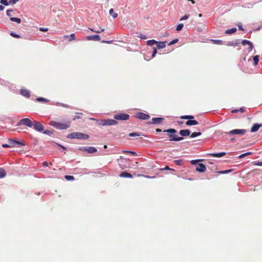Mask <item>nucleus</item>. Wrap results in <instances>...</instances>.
Returning a JSON list of instances; mask_svg holds the SVG:
<instances>
[{
    "mask_svg": "<svg viewBox=\"0 0 262 262\" xmlns=\"http://www.w3.org/2000/svg\"><path fill=\"white\" fill-rule=\"evenodd\" d=\"M163 132L167 133L169 138V141H179L183 139V137H178L175 134L177 133V130L173 128H169L163 130Z\"/></svg>",
    "mask_w": 262,
    "mask_h": 262,
    "instance_id": "nucleus-1",
    "label": "nucleus"
},
{
    "mask_svg": "<svg viewBox=\"0 0 262 262\" xmlns=\"http://www.w3.org/2000/svg\"><path fill=\"white\" fill-rule=\"evenodd\" d=\"M71 121H68L66 123H61L56 121H51L49 124L58 129H65L71 125Z\"/></svg>",
    "mask_w": 262,
    "mask_h": 262,
    "instance_id": "nucleus-2",
    "label": "nucleus"
},
{
    "mask_svg": "<svg viewBox=\"0 0 262 262\" xmlns=\"http://www.w3.org/2000/svg\"><path fill=\"white\" fill-rule=\"evenodd\" d=\"M67 137L70 139L85 140L88 139L89 138V136L87 134L79 132H74L69 134L67 136Z\"/></svg>",
    "mask_w": 262,
    "mask_h": 262,
    "instance_id": "nucleus-3",
    "label": "nucleus"
},
{
    "mask_svg": "<svg viewBox=\"0 0 262 262\" xmlns=\"http://www.w3.org/2000/svg\"><path fill=\"white\" fill-rule=\"evenodd\" d=\"M247 132L246 129H235L230 130L227 134L229 136H233V135H239V136H243L246 134Z\"/></svg>",
    "mask_w": 262,
    "mask_h": 262,
    "instance_id": "nucleus-4",
    "label": "nucleus"
},
{
    "mask_svg": "<svg viewBox=\"0 0 262 262\" xmlns=\"http://www.w3.org/2000/svg\"><path fill=\"white\" fill-rule=\"evenodd\" d=\"M21 124L25 125L28 127H31L33 126V122L29 118H24L21 119L18 123H17V126Z\"/></svg>",
    "mask_w": 262,
    "mask_h": 262,
    "instance_id": "nucleus-5",
    "label": "nucleus"
},
{
    "mask_svg": "<svg viewBox=\"0 0 262 262\" xmlns=\"http://www.w3.org/2000/svg\"><path fill=\"white\" fill-rule=\"evenodd\" d=\"M117 121L114 119H104L101 121L100 125H115L117 124Z\"/></svg>",
    "mask_w": 262,
    "mask_h": 262,
    "instance_id": "nucleus-6",
    "label": "nucleus"
},
{
    "mask_svg": "<svg viewBox=\"0 0 262 262\" xmlns=\"http://www.w3.org/2000/svg\"><path fill=\"white\" fill-rule=\"evenodd\" d=\"M129 118V115L125 113H120L117 115H115L114 117V118L115 120H127Z\"/></svg>",
    "mask_w": 262,
    "mask_h": 262,
    "instance_id": "nucleus-7",
    "label": "nucleus"
},
{
    "mask_svg": "<svg viewBox=\"0 0 262 262\" xmlns=\"http://www.w3.org/2000/svg\"><path fill=\"white\" fill-rule=\"evenodd\" d=\"M33 126H34V129L38 132H42L44 130L43 126L38 121H33Z\"/></svg>",
    "mask_w": 262,
    "mask_h": 262,
    "instance_id": "nucleus-8",
    "label": "nucleus"
},
{
    "mask_svg": "<svg viewBox=\"0 0 262 262\" xmlns=\"http://www.w3.org/2000/svg\"><path fill=\"white\" fill-rule=\"evenodd\" d=\"M135 116L137 118L141 120H147L150 118V116L148 114H145L142 112H139L136 113Z\"/></svg>",
    "mask_w": 262,
    "mask_h": 262,
    "instance_id": "nucleus-9",
    "label": "nucleus"
},
{
    "mask_svg": "<svg viewBox=\"0 0 262 262\" xmlns=\"http://www.w3.org/2000/svg\"><path fill=\"white\" fill-rule=\"evenodd\" d=\"M80 150L82 151H86L89 154L94 153L97 151V149L95 147L92 146L81 147L80 148Z\"/></svg>",
    "mask_w": 262,
    "mask_h": 262,
    "instance_id": "nucleus-10",
    "label": "nucleus"
},
{
    "mask_svg": "<svg viewBox=\"0 0 262 262\" xmlns=\"http://www.w3.org/2000/svg\"><path fill=\"white\" fill-rule=\"evenodd\" d=\"M242 44L243 46H245L246 45H248V47L247 48V50H248V52L249 53L252 50L253 48V44L250 41L247 40H243L242 41Z\"/></svg>",
    "mask_w": 262,
    "mask_h": 262,
    "instance_id": "nucleus-11",
    "label": "nucleus"
},
{
    "mask_svg": "<svg viewBox=\"0 0 262 262\" xmlns=\"http://www.w3.org/2000/svg\"><path fill=\"white\" fill-rule=\"evenodd\" d=\"M206 166L202 163H200L198 164L195 168V170L198 172H203L206 170Z\"/></svg>",
    "mask_w": 262,
    "mask_h": 262,
    "instance_id": "nucleus-12",
    "label": "nucleus"
},
{
    "mask_svg": "<svg viewBox=\"0 0 262 262\" xmlns=\"http://www.w3.org/2000/svg\"><path fill=\"white\" fill-rule=\"evenodd\" d=\"M19 93L23 96L26 98H29L30 96V93L29 91L25 89H22L20 90Z\"/></svg>",
    "mask_w": 262,
    "mask_h": 262,
    "instance_id": "nucleus-13",
    "label": "nucleus"
},
{
    "mask_svg": "<svg viewBox=\"0 0 262 262\" xmlns=\"http://www.w3.org/2000/svg\"><path fill=\"white\" fill-rule=\"evenodd\" d=\"M86 39L88 40H95V41H100V38L99 35H91L88 36L86 37Z\"/></svg>",
    "mask_w": 262,
    "mask_h": 262,
    "instance_id": "nucleus-14",
    "label": "nucleus"
},
{
    "mask_svg": "<svg viewBox=\"0 0 262 262\" xmlns=\"http://www.w3.org/2000/svg\"><path fill=\"white\" fill-rule=\"evenodd\" d=\"M13 13H14V10H8L7 11V15L10 17V19L13 21H16V17H12Z\"/></svg>",
    "mask_w": 262,
    "mask_h": 262,
    "instance_id": "nucleus-15",
    "label": "nucleus"
},
{
    "mask_svg": "<svg viewBox=\"0 0 262 262\" xmlns=\"http://www.w3.org/2000/svg\"><path fill=\"white\" fill-rule=\"evenodd\" d=\"M179 134L183 137L188 136L190 134V131L188 129H182L179 132Z\"/></svg>",
    "mask_w": 262,
    "mask_h": 262,
    "instance_id": "nucleus-16",
    "label": "nucleus"
},
{
    "mask_svg": "<svg viewBox=\"0 0 262 262\" xmlns=\"http://www.w3.org/2000/svg\"><path fill=\"white\" fill-rule=\"evenodd\" d=\"M262 126V124H257V123H255L254 124L253 126L252 127L251 129V132H257V130H258V129H259V128L260 127Z\"/></svg>",
    "mask_w": 262,
    "mask_h": 262,
    "instance_id": "nucleus-17",
    "label": "nucleus"
},
{
    "mask_svg": "<svg viewBox=\"0 0 262 262\" xmlns=\"http://www.w3.org/2000/svg\"><path fill=\"white\" fill-rule=\"evenodd\" d=\"M163 120V118H159V117L153 118L152 119L151 123L155 124H160L162 122Z\"/></svg>",
    "mask_w": 262,
    "mask_h": 262,
    "instance_id": "nucleus-18",
    "label": "nucleus"
},
{
    "mask_svg": "<svg viewBox=\"0 0 262 262\" xmlns=\"http://www.w3.org/2000/svg\"><path fill=\"white\" fill-rule=\"evenodd\" d=\"M226 155V152H219V153H211L209 154V155L213 157H217V158H220Z\"/></svg>",
    "mask_w": 262,
    "mask_h": 262,
    "instance_id": "nucleus-19",
    "label": "nucleus"
},
{
    "mask_svg": "<svg viewBox=\"0 0 262 262\" xmlns=\"http://www.w3.org/2000/svg\"><path fill=\"white\" fill-rule=\"evenodd\" d=\"M186 125L187 126L195 125L199 124L198 122L194 120H188L186 123Z\"/></svg>",
    "mask_w": 262,
    "mask_h": 262,
    "instance_id": "nucleus-20",
    "label": "nucleus"
},
{
    "mask_svg": "<svg viewBox=\"0 0 262 262\" xmlns=\"http://www.w3.org/2000/svg\"><path fill=\"white\" fill-rule=\"evenodd\" d=\"M166 41H158L157 43V48L158 49H163L166 47Z\"/></svg>",
    "mask_w": 262,
    "mask_h": 262,
    "instance_id": "nucleus-21",
    "label": "nucleus"
},
{
    "mask_svg": "<svg viewBox=\"0 0 262 262\" xmlns=\"http://www.w3.org/2000/svg\"><path fill=\"white\" fill-rule=\"evenodd\" d=\"M119 176L120 177H122V178H133V176L130 173H129L127 172H126V171L121 172Z\"/></svg>",
    "mask_w": 262,
    "mask_h": 262,
    "instance_id": "nucleus-22",
    "label": "nucleus"
},
{
    "mask_svg": "<svg viewBox=\"0 0 262 262\" xmlns=\"http://www.w3.org/2000/svg\"><path fill=\"white\" fill-rule=\"evenodd\" d=\"M237 31L236 28H233L230 29H228L225 31L226 34H230L235 33Z\"/></svg>",
    "mask_w": 262,
    "mask_h": 262,
    "instance_id": "nucleus-23",
    "label": "nucleus"
},
{
    "mask_svg": "<svg viewBox=\"0 0 262 262\" xmlns=\"http://www.w3.org/2000/svg\"><path fill=\"white\" fill-rule=\"evenodd\" d=\"M157 43H158V41L154 39L149 40L147 41V42H146V44L149 46H152L156 44Z\"/></svg>",
    "mask_w": 262,
    "mask_h": 262,
    "instance_id": "nucleus-24",
    "label": "nucleus"
},
{
    "mask_svg": "<svg viewBox=\"0 0 262 262\" xmlns=\"http://www.w3.org/2000/svg\"><path fill=\"white\" fill-rule=\"evenodd\" d=\"M180 118L182 119L192 120L194 118V116L191 115H184L181 116Z\"/></svg>",
    "mask_w": 262,
    "mask_h": 262,
    "instance_id": "nucleus-25",
    "label": "nucleus"
},
{
    "mask_svg": "<svg viewBox=\"0 0 262 262\" xmlns=\"http://www.w3.org/2000/svg\"><path fill=\"white\" fill-rule=\"evenodd\" d=\"M109 13L113 16L114 18H116L118 16V14L115 13L113 8L111 9L109 11Z\"/></svg>",
    "mask_w": 262,
    "mask_h": 262,
    "instance_id": "nucleus-26",
    "label": "nucleus"
},
{
    "mask_svg": "<svg viewBox=\"0 0 262 262\" xmlns=\"http://www.w3.org/2000/svg\"><path fill=\"white\" fill-rule=\"evenodd\" d=\"M6 175L5 170L3 168H0V178H4Z\"/></svg>",
    "mask_w": 262,
    "mask_h": 262,
    "instance_id": "nucleus-27",
    "label": "nucleus"
},
{
    "mask_svg": "<svg viewBox=\"0 0 262 262\" xmlns=\"http://www.w3.org/2000/svg\"><path fill=\"white\" fill-rule=\"evenodd\" d=\"M36 100L39 101V102H44V103H48L49 101V100H48V99H47L46 98H42V97L37 98L36 99Z\"/></svg>",
    "mask_w": 262,
    "mask_h": 262,
    "instance_id": "nucleus-28",
    "label": "nucleus"
},
{
    "mask_svg": "<svg viewBox=\"0 0 262 262\" xmlns=\"http://www.w3.org/2000/svg\"><path fill=\"white\" fill-rule=\"evenodd\" d=\"M201 134L202 133L201 132H193L190 135V137L191 138H194L201 135Z\"/></svg>",
    "mask_w": 262,
    "mask_h": 262,
    "instance_id": "nucleus-29",
    "label": "nucleus"
},
{
    "mask_svg": "<svg viewBox=\"0 0 262 262\" xmlns=\"http://www.w3.org/2000/svg\"><path fill=\"white\" fill-rule=\"evenodd\" d=\"M254 65H257L259 61V55H255L253 57Z\"/></svg>",
    "mask_w": 262,
    "mask_h": 262,
    "instance_id": "nucleus-30",
    "label": "nucleus"
},
{
    "mask_svg": "<svg viewBox=\"0 0 262 262\" xmlns=\"http://www.w3.org/2000/svg\"><path fill=\"white\" fill-rule=\"evenodd\" d=\"M232 171V169H228L226 170H223V171H217V173L219 174H226Z\"/></svg>",
    "mask_w": 262,
    "mask_h": 262,
    "instance_id": "nucleus-31",
    "label": "nucleus"
},
{
    "mask_svg": "<svg viewBox=\"0 0 262 262\" xmlns=\"http://www.w3.org/2000/svg\"><path fill=\"white\" fill-rule=\"evenodd\" d=\"M100 30L99 29H98V30H94L93 29H91V28H89V29L94 32H95V33H100V32H103L104 31V29H101V28H100Z\"/></svg>",
    "mask_w": 262,
    "mask_h": 262,
    "instance_id": "nucleus-32",
    "label": "nucleus"
},
{
    "mask_svg": "<svg viewBox=\"0 0 262 262\" xmlns=\"http://www.w3.org/2000/svg\"><path fill=\"white\" fill-rule=\"evenodd\" d=\"M183 27H184V25H183V24H179V25L177 26V27H176V30H177V31H181V30L183 29Z\"/></svg>",
    "mask_w": 262,
    "mask_h": 262,
    "instance_id": "nucleus-33",
    "label": "nucleus"
},
{
    "mask_svg": "<svg viewBox=\"0 0 262 262\" xmlns=\"http://www.w3.org/2000/svg\"><path fill=\"white\" fill-rule=\"evenodd\" d=\"M140 133H131L128 134L129 137H137L140 136Z\"/></svg>",
    "mask_w": 262,
    "mask_h": 262,
    "instance_id": "nucleus-34",
    "label": "nucleus"
},
{
    "mask_svg": "<svg viewBox=\"0 0 262 262\" xmlns=\"http://www.w3.org/2000/svg\"><path fill=\"white\" fill-rule=\"evenodd\" d=\"M65 179L68 181H71L74 180V177L72 176H65Z\"/></svg>",
    "mask_w": 262,
    "mask_h": 262,
    "instance_id": "nucleus-35",
    "label": "nucleus"
},
{
    "mask_svg": "<svg viewBox=\"0 0 262 262\" xmlns=\"http://www.w3.org/2000/svg\"><path fill=\"white\" fill-rule=\"evenodd\" d=\"M212 41L215 44L222 45L223 41L221 40H212Z\"/></svg>",
    "mask_w": 262,
    "mask_h": 262,
    "instance_id": "nucleus-36",
    "label": "nucleus"
},
{
    "mask_svg": "<svg viewBox=\"0 0 262 262\" xmlns=\"http://www.w3.org/2000/svg\"><path fill=\"white\" fill-rule=\"evenodd\" d=\"M178 40H179L177 38V39H174L172 40V41H171L170 42H169L168 43V46H171V45L177 43L178 41Z\"/></svg>",
    "mask_w": 262,
    "mask_h": 262,
    "instance_id": "nucleus-37",
    "label": "nucleus"
},
{
    "mask_svg": "<svg viewBox=\"0 0 262 262\" xmlns=\"http://www.w3.org/2000/svg\"><path fill=\"white\" fill-rule=\"evenodd\" d=\"M123 153H129V154H132V155H134V156H137V155L136 154V152H135L134 151H132L123 150Z\"/></svg>",
    "mask_w": 262,
    "mask_h": 262,
    "instance_id": "nucleus-38",
    "label": "nucleus"
},
{
    "mask_svg": "<svg viewBox=\"0 0 262 262\" xmlns=\"http://www.w3.org/2000/svg\"><path fill=\"white\" fill-rule=\"evenodd\" d=\"M157 53V48H155V47H154L153 48V52H152V55H151L152 58H154V57H155Z\"/></svg>",
    "mask_w": 262,
    "mask_h": 262,
    "instance_id": "nucleus-39",
    "label": "nucleus"
},
{
    "mask_svg": "<svg viewBox=\"0 0 262 262\" xmlns=\"http://www.w3.org/2000/svg\"><path fill=\"white\" fill-rule=\"evenodd\" d=\"M189 14H186L184 16H183L182 18H181L180 20L182 21L184 20H186V19H188L189 18Z\"/></svg>",
    "mask_w": 262,
    "mask_h": 262,
    "instance_id": "nucleus-40",
    "label": "nucleus"
},
{
    "mask_svg": "<svg viewBox=\"0 0 262 262\" xmlns=\"http://www.w3.org/2000/svg\"><path fill=\"white\" fill-rule=\"evenodd\" d=\"M182 162H183V161L182 160H175L174 161V163L177 165H181L182 164Z\"/></svg>",
    "mask_w": 262,
    "mask_h": 262,
    "instance_id": "nucleus-41",
    "label": "nucleus"
},
{
    "mask_svg": "<svg viewBox=\"0 0 262 262\" xmlns=\"http://www.w3.org/2000/svg\"><path fill=\"white\" fill-rule=\"evenodd\" d=\"M75 39V34L72 33L70 35L69 41H71Z\"/></svg>",
    "mask_w": 262,
    "mask_h": 262,
    "instance_id": "nucleus-42",
    "label": "nucleus"
},
{
    "mask_svg": "<svg viewBox=\"0 0 262 262\" xmlns=\"http://www.w3.org/2000/svg\"><path fill=\"white\" fill-rule=\"evenodd\" d=\"M1 3L5 6H8L9 5V3H8L7 0H1Z\"/></svg>",
    "mask_w": 262,
    "mask_h": 262,
    "instance_id": "nucleus-43",
    "label": "nucleus"
},
{
    "mask_svg": "<svg viewBox=\"0 0 262 262\" xmlns=\"http://www.w3.org/2000/svg\"><path fill=\"white\" fill-rule=\"evenodd\" d=\"M251 152H246V153H245V154H242L241 155H240L239 156V158H243L247 155H251Z\"/></svg>",
    "mask_w": 262,
    "mask_h": 262,
    "instance_id": "nucleus-44",
    "label": "nucleus"
},
{
    "mask_svg": "<svg viewBox=\"0 0 262 262\" xmlns=\"http://www.w3.org/2000/svg\"><path fill=\"white\" fill-rule=\"evenodd\" d=\"M138 37L142 39H146L147 38L146 36L144 34H140Z\"/></svg>",
    "mask_w": 262,
    "mask_h": 262,
    "instance_id": "nucleus-45",
    "label": "nucleus"
},
{
    "mask_svg": "<svg viewBox=\"0 0 262 262\" xmlns=\"http://www.w3.org/2000/svg\"><path fill=\"white\" fill-rule=\"evenodd\" d=\"M39 30L42 32H47L48 31V28H43V27H40L39 28Z\"/></svg>",
    "mask_w": 262,
    "mask_h": 262,
    "instance_id": "nucleus-46",
    "label": "nucleus"
},
{
    "mask_svg": "<svg viewBox=\"0 0 262 262\" xmlns=\"http://www.w3.org/2000/svg\"><path fill=\"white\" fill-rule=\"evenodd\" d=\"M10 35L15 38H16V33L13 32H11Z\"/></svg>",
    "mask_w": 262,
    "mask_h": 262,
    "instance_id": "nucleus-47",
    "label": "nucleus"
},
{
    "mask_svg": "<svg viewBox=\"0 0 262 262\" xmlns=\"http://www.w3.org/2000/svg\"><path fill=\"white\" fill-rule=\"evenodd\" d=\"M25 145V143H23V142H21L17 141V147L18 146H24Z\"/></svg>",
    "mask_w": 262,
    "mask_h": 262,
    "instance_id": "nucleus-48",
    "label": "nucleus"
},
{
    "mask_svg": "<svg viewBox=\"0 0 262 262\" xmlns=\"http://www.w3.org/2000/svg\"><path fill=\"white\" fill-rule=\"evenodd\" d=\"M161 170H174L173 169H170V168H169L168 166H166L165 168H161L160 169Z\"/></svg>",
    "mask_w": 262,
    "mask_h": 262,
    "instance_id": "nucleus-49",
    "label": "nucleus"
},
{
    "mask_svg": "<svg viewBox=\"0 0 262 262\" xmlns=\"http://www.w3.org/2000/svg\"><path fill=\"white\" fill-rule=\"evenodd\" d=\"M255 165H256V166H262V162H255V163L254 164Z\"/></svg>",
    "mask_w": 262,
    "mask_h": 262,
    "instance_id": "nucleus-50",
    "label": "nucleus"
},
{
    "mask_svg": "<svg viewBox=\"0 0 262 262\" xmlns=\"http://www.w3.org/2000/svg\"><path fill=\"white\" fill-rule=\"evenodd\" d=\"M42 165L44 167H47L49 165V164L47 162L45 161L42 163Z\"/></svg>",
    "mask_w": 262,
    "mask_h": 262,
    "instance_id": "nucleus-51",
    "label": "nucleus"
},
{
    "mask_svg": "<svg viewBox=\"0 0 262 262\" xmlns=\"http://www.w3.org/2000/svg\"><path fill=\"white\" fill-rule=\"evenodd\" d=\"M16 2V0H10L9 3L11 4H14Z\"/></svg>",
    "mask_w": 262,
    "mask_h": 262,
    "instance_id": "nucleus-52",
    "label": "nucleus"
},
{
    "mask_svg": "<svg viewBox=\"0 0 262 262\" xmlns=\"http://www.w3.org/2000/svg\"><path fill=\"white\" fill-rule=\"evenodd\" d=\"M102 43H111L113 42L112 40H110V41H105V40H102L101 41Z\"/></svg>",
    "mask_w": 262,
    "mask_h": 262,
    "instance_id": "nucleus-53",
    "label": "nucleus"
},
{
    "mask_svg": "<svg viewBox=\"0 0 262 262\" xmlns=\"http://www.w3.org/2000/svg\"><path fill=\"white\" fill-rule=\"evenodd\" d=\"M198 160H192L191 161V163L193 165L196 164L198 163Z\"/></svg>",
    "mask_w": 262,
    "mask_h": 262,
    "instance_id": "nucleus-54",
    "label": "nucleus"
},
{
    "mask_svg": "<svg viewBox=\"0 0 262 262\" xmlns=\"http://www.w3.org/2000/svg\"><path fill=\"white\" fill-rule=\"evenodd\" d=\"M44 133L47 135H50L51 134V132L49 130H46L44 132Z\"/></svg>",
    "mask_w": 262,
    "mask_h": 262,
    "instance_id": "nucleus-55",
    "label": "nucleus"
},
{
    "mask_svg": "<svg viewBox=\"0 0 262 262\" xmlns=\"http://www.w3.org/2000/svg\"><path fill=\"white\" fill-rule=\"evenodd\" d=\"M239 112V110H238V109H234V110H233L231 111V112H232V113H237V112Z\"/></svg>",
    "mask_w": 262,
    "mask_h": 262,
    "instance_id": "nucleus-56",
    "label": "nucleus"
},
{
    "mask_svg": "<svg viewBox=\"0 0 262 262\" xmlns=\"http://www.w3.org/2000/svg\"><path fill=\"white\" fill-rule=\"evenodd\" d=\"M239 111H240L241 113H243L245 112V109L244 108L241 107L239 109Z\"/></svg>",
    "mask_w": 262,
    "mask_h": 262,
    "instance_id": "nucleus-57",
    "label": "nucleus"
},
{
    "mask_svg": "<svg viewBox=\"0 0 262 262\" xmlns=\"http://www.w3.org/2000/svg\"><path fill=\"white\" fill-rule=\"evenodd\" d=\"M238 29L239 30L243 31L244 29L243 28L242 25H238Z\"/></svg>",
    "mask_w": 262,
    "mask_h": 262,
    "instance_id": "nucleus-58",
    "label": "nucleus"
},
{
    "mask_svg": "<svg viewBox=\"0 0 262 262\" xmlns=\"http://www.w3.org/2000/svg\"><path fill=\"white\" fill-rule=\"evenodd\" d=\"M80 118V117L79 116H76L74 117V118H73V120H75L76 119H78Z\"/></svg>",
    "mask_w": 262,
    "mask_h": 262,
    "instance_id": "nucleus-59",
    "label": "nucleus"
},
{
    "mask_svg": "<svg viewBox=\"0 0 262 262\" xmlns=\"http://www.w3.org/2000/svg\"><path fill=\"white\" fill-rule=\"evenodd\" d=\"M4 9V7L0 5V11H3Z\"/></svg>",
    "mask_w": 262,
    "mask_h": 262,
    "instance_id": "nucleus-60",
    "label": "nucleus"
},
{
    "mask_svg": "<svg viewBox=\"0 0 262 262\" xmlns=\"http://www.w3.org/2000/svg\"><path fill=\"white\" fill-rule=\"evenodd\" d=\"M17 24L20 23L21 22V19H20V18H17Z\"/></svg>",
    "mask_w": 262,
    "mask_h": 262,
    "instance_id": "nucleus-61",
    "label": "nucleus"
},
{
    "mask_svg": "<svg viewBox=\"0 0 262 262\" xmlns=\"http://www.w3.org/2000/svg\"><path fill=\"white\" fill-rule=\"evenodd\" d=\"M23 150H19V151L17 150V153H19L20 154H21L23 153Z\"/></svg>",
    "mask_w": 262,
    "mask_h": 262,
    "instance_id": "nucleus-62",
    "label": "nucleus"
},
{
    "mask_svg": "<svg viewBox=\"0 0 262 262\" xmlns=\"http://www.w3.org/2000/svg\"><path fill=\"white\" fill-rule=\"evenodd\" d=\"M3 147H9V146L7 144H3Z\"/></svg>",
    "mask_w": 262,
    "mask_h": 262,
    "instance_id": "nucleus-63",
    "label": "nucleus"
},
{
    "mask_svg": "<svg viewBox=\"0 0 262 262\" xmlns=\"http://www.w3.org/2000/svg\"><path fill=\"white\" fill-rule=\"evenodd\" d=\"M161 131H162L161 129H160L159 128L156 129V132H161Z\"/></svg>",
    "mask_w": 262,
    "mask_h": 262,
    "instance_id": "nucleus-64",
    "label": "nucleus"
}]
</instances>
